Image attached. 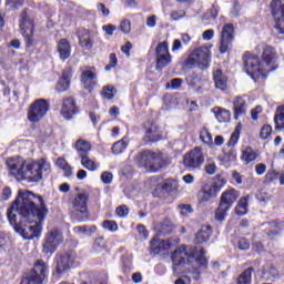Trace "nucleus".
Segmentation results:
<instances>
[{
    "instance_id": "nucleus-1",
    "label": "nucleus",
    "mask_w": 284,
    "mask_h": 284,
    "mask_svg": "<svg viewBox=\"0 0 284 284\" xmlns=\"http://www.w3.org/2000/svg\"><path fill=\"white\" fill-rule=\"evenodd\" d=\"M48 216V207L43 197L30 191H19L18 197L7 211V219L26 241L39 239L43 221Z\"/></svg>"
},
{
    "instance_id": "nucleus-2",
    "label": "nucleus",
    "mask_w": 284,
    "mask_h": 284,
    "mask_svg": "<svg viewBox=\"0 0 284 284\" xmlns=\"http://www.w3.org/2000/svg\"><path fill=\"white\" fill-rule=\"evenodd\" d=\"M10 176L16 181H28L29 183H39L43 176L50 174V163L44 159L32 161L23 158H11L7 161Z\"/></svg>"
},
{
    "instance_id": "nucleus-3",
    "label": "nucleus",
    "mask_w": 284,
    "mask_h": 284,
    "mask_svg": "<svg viewBox=\"0 0 284 284\" xmlns=\"http://www.w3.org/2000/svg\"><path fill=\"white\" fill-rule=\"evenodd\" d=\"M173 263V272H179V267L181 265H192L195 263L199 268H194L191 274H194L193 278H199L201 275V271L199 270H207V258L205 257V250L201 248L200 253L194 254V248L190 246L182 245L178 247L172 256Z\"/></svg>"
},
{
    "instance_id": "nucleus-4",
    "label": "nucleus",
    "mask_w": 284,
    "mask_h": 284,
    "mask_svg": "<svg viewBox=\"0 0 284 284\" xmlns=\"http://www.w3.org/2000/svg\"><path fill=\"white\" fill-rule=\"evenodd\" d=\"M263 61L252 53H245L243 57L244 68L247 74H262L265 77L276 69V50L273 47H265L262 53Z\"/></svg>"
},
{
    "instance_id": "nucleus-5",
    "label": "nucleus",
    "mask_w": 284,
    "mask_h": 284,
    "mask_svg": "<svg viewBox=\"0 0 284 284\" xmlns=\"http://www.w3.org/2000/svg\"><path fill=\"white\" fill-rule=\"evenodd\" d=\"M141 165L149 172H159L168 166V156L163 153H154L152 151H144L139 154Z\"/></svg>"
},
{
    "instance_id": "nucleus-6",
    "label": "nucleus",
    "mask_w": 284,
    "mask_h": 284,
    "mask_svg": "<svg viewBox=\"0 0 284 284\" xmlns=\"http://www.w3.org/2000/svg\"><path fill=\"white\" fill-rule=\"evenodd\" d=\"M186 68H199L205 70L210 68V49L201 47L194 50L185 61Z\"/></svg>"
},
{
    "instance_id": "nucleus-7",
    "label": "nucleus",
    "mask_w": 284,
    "mask_h": 284,
    "mask_svg": "<svg viewBox=\"0 0 284 284\" xmlns=\"http://www.w3.org/2000/svg\"><path fill=\"white\" fill-rule=\"evenodd\" d=\"M88 201H90V194L85 191L79 192L72 201L73 212L72 219L75 221H88Z\"/></svg>"
},
{
    "instance_id": "nucleus-8",
    "label": "nucleus",
    "mask_w": 284,
    "mask_h": 284,
    "mask_svg": "<svg viewBox=\"0 0 284 284\" xmlns=\"http://www.w3.org/2000/svg\"><path fill=\"white\" fill-rule=\"evenodd\" d=\"M48 275V265L43 260H38L34 267L27 276L21 281V284H42Z\"/></svg>"
},
{
    "instance_id": "nucleus-9",
    "label": "nucleus",
    "mask_w": 284,
    "mask_h": 284,
    "mask_svg": "<svg viewBox=\"0 0 284 284\" xmlns=\"http://www.w3.org/2000/svg\"><path fill=\"white\" fill-rule=\"evenodd\" d=\"M50 110V102L45 99L36 100L28 110V119L30 123H39L41 119L48 114Z\"/></svg>"
},
{
    "instance_id": "nucleus-10",
    "label": "nucleus",
    "mask_w": 284,
    "mask_h": 284,
    "mask_svg": "<svg viewBox=\"0 0 284 284\" xmlns=\"http://www.w3.org/2000/svg\"><path fill=\"white\" fill-rule=\"evenodd\" d=\"M77 263V253L73 251L64 252L55 257V272L58 274H68Z\"/></svg>"
},
{
    "instance_id": "nucleus-11",
    "label": "nucleus",
    "mask_w": 284,
    "mask_h": 284,
    "mask_svg": "<svg viewBox=\"0 0 284 284\" xmlns=\"http://www.w3.org/2000/svg\"><path fill=\"white\" fill-rule=\"evenodd\" d=\"M61 243H63V233L59 230H52L47 234L42 250L44 254H52Z\"/></svg>"
},
{
    "instance_id": "nucleus-12",
    "label": "nucleus",
    "mask_w": 284,
    "mask_h": 284,
    "mask_svg": "<svg viewBox=\"0 0 284 284\" xmlns=\"http://www.w3.org/2000/svg\"><path fill=\"white\" fill-rule=\"evenodd\" d=\"M271 12L275 21V29L284 34V0H272Z\"/></svg>"
},
{
    "instance_id": "nucleus-13",
    "label": "nucleus",
    "mask_w": 284,
    "mask_h": 284,
    "mask_svg": "<svg viewBox=\"0 0 284 284\" xmlns=\"http://www.w3.org/2000/svg\"><path fill=\"white\" fill-rule=\"evenodd\" d=\"M183 163L187 170H199L203 163H205V156L201 148H195L191 152L186 153L183 159Z\"/></svg>"
},
{
    "instance_id": "nucleus-14",
    "label": "nucleus",
    "mask_w": 284,
    "mask_h": 284,
    "mask_svg": "<svg viewBox=\"0 0 284 284\" xmlns=\"http://www.w3.org/2000/svg\"><path fill=\"white\" fill-rule=\"evenodd\" d=\"M20 31H21V34L24 37L28 48H30V45H32V43H33L32 34H34V23L32 22L30 17H28L27 10H24L21 13Z\"/></svg>"
},
{
    "instance_id": "nucleus-15",
    "label": "nucleus",
    "mask_w": 284,
    "mask_h": 284,
    "mask_svg": "<svg viewBox=\"0 0 284 284\" xmlns=\"http://www.w3.org/2000/svg\"><path fill=\"white\" fill-rule=\"evenodd\" d=\"M234 41V24H225L221 32L220 40V52L225 54L232 49V43Z\"/></svg>"
},
{
    "instance_id": "nucleus-16",
    "label": "nucleus",
    "mask_w": 284,
    "mask_h": 284,
    "mask_svg": "<svg viewBox=\"0 0 284 284\" xmlns=\"http://www.w3.org/2000/svg\"><path fill=\"white\" fill-rule=\"evenodd\" d=\"M156 70H163L172 63V57L168 50V42H161L158 44L156 49Z\"/></svg>"
},
{
    "instance_id": "nucleus-17",
    "label": "nucleus",
    "mask_w": 284,
    "mask_h": 284,
    "mask_svg": "<svg viewBox=\"0 0 284 284\" xmlns=\"http://www.w3.org/2000/svg\"><path fill=\"white\" fill-rule=\"evenodd\" d=\"M175 244L176 241L174 240H159V237H154L151 241V248L155 254H168Z\"/></svg>"
},
{
    "instance_id": "nucleus-18",
    "label": "nucleus",
    "mask_w": 284,
    "mask_h": 284,
    "mask_svg": "<svg viewBox=\"0 0 284 284\" xmlns=\"http://www.w3.org/2000/svg\"><path fill=\"white\" fill-rule=\"evenodd\" d=\"M163 139V133H161V129L154 123H151L149 126H146L143 141L145 145H152V143H156L158 141H161Z\"/></svg>"
},
{
    "instance_id": "nucleus-19",
    "label": "nucleus",
    "mask_w": 284,
    "mask_h": 284,
    "mask_svg": "<svg viewBox=\"0 0 284 284\" xmlns=\"http://www.w3.org/2000/svg\"><path fill=\"white\" fill-rule=\"evenodd\" d=\"M78 112H79V110L77 109V103L74 102V100L72 98H65L62 101L60 114L64 119L70 121V119H72V116H74V114H77Z\"/></svg>"
},
{
    "instance_id": "nucleus-20",
    "label": "nucleus",
    "mask_w": 284,
    "mask_h": 284,
    "mask_svg": "<svg viewBox=\"0 0 284 284\" xmlns=\"http://www.w3.org/2000/svg\"><path fill=\"white\" fill-rule=\"evenodd\" d=\"M237 199H239V191H236L235 189H230L222 193L220 205H222L223 207H226V210H230L234 205V203H236Z\"/></svg>"
},
{
    "instance_id": "nucleus-21",
    "label": "nucleus",
    "mask_w": 284,
    "mask_h": 284,
    "mask_svg": "<svg viewBox=\"0 0 284 284\" xmlns=\"http://www.w3.org/2000/svg\"><path fill=\"white\" fill-rule=\"evenodd\" d=\"M81 81L85 88V90H93L97 87V72L94 71V68L85 70L81 74Z\"/></svg>"
},
{
    "instance_id": "nucleus-22",
    "label": "nucleus",
    "mask_w": 284,
    "mask_h": 284,
    "mask_svg": "<svg viewBox=\"0 0 284 284\" xmlns=\"http://www.w3.org/2000/svg\"><path fill=\"white\" fill-rule=\"evenodd\" d=\"M213 81L215 90H220L221 92H225V90H227V75H225L221 69L213 71Z\"/></svg>"
},
{
    "instance_id": "nucleus-23",
    "label": "nucleus",
    "mask_w": 284,
    "mask_h": 284,
    "mask_svg": "<svg viewBox=\"0 0 284 284\" xmlns=\"http://www.w3.org/2000/svg\"><path fill=\"white\" fill-rule=\"evenodd\" d=\"M234 119L245 116L247 114V102L243 97H236L233 101Z\"/></svg>"
},
{
    "instance_id": "nucleus-24",
    "label": "nucleus",
    "mask_w": 284,
    "mask_h": 284,
    "mask_svg": "<svg viewBox=\"0 0 284 284\" xmlns=\"http://www.w3.org/2000/svg\"><path fill=\"white\" fill-rule=\"evenodd\" d=\"M212 239V226L204 225L202 226L195 235L196 245H203V243H207Z\"/></svg>"
},
{
    "instance_id": "nucleus-25",
    "label": "nucleus",
    "mask_w": 284,
    "mask_h": 284,
    "mask_svg": "<svg viewBox=\"0 0 284 284\" xmlns=\"http://www.w3.org/2000/svg\"><path fill=\"white\" fill-rule=\"evenodd\" d=\"M72 79V71L65 70L62 72V79L59 80L55 90L57 92H65L70 88V81Z\"/></svg>"
},
{
    "instance_id": "nucleus-26",
    "label": "nucleus",
    "mask_w": 284,
    "mask_h": 284,
    "mask_svg": "<svg viewBox=\"0 0 284 284\" xmlns=\"http://www.w3.org/2000/svg\"><path fill=\"white\" fill-rule=\"evenodd\" d=\"M212 112L215 115L219 123H230V119H232V113H230V111L221 106L213 108Z\"/></svg>"
},
{
    "instance_id": "nucleus-27",
    "label": "nucleus",
    "mask_w": 284,
    "mask_h": 284,
    "mask_svg": "<svg viewBox=\"0 0 284 284\" xmlns=\"http://www.w3.org/2000/svg\"><path fill=\"white\" fill-rule=\"evenodd\" d=\"M223 182H215L213 184H206L202 189L211 199H216V196H219V192L223 190Z\"/></svg>"
},
{
    "instance_id": "nucleus-28",
    "label": "nucleus",
    "mask_w": 284,
    "mask_h": 284,
    "mask_svg": "<svg viewBox=\"0 0 284 284\" xmlns=\"http://www.w3.org/2000/svg\"><path fill=\"white\" fill-rule=\"evenodd\" d=\"M75 150L80 159H82L83 156H88V154H90V150H92V145L90 144V142L85 140H78L75 142Z\"/></svg>"
},
{
    "instance_id": "nucleus-29",
    "label": "nucleus",
    "mask_w": 284,
    "mask_h": 284,
    "mask_svg": "<svg viewBox=\"0 0 284 284\" xmlns=\"http://www.w3.org/2000/svg\"><path fill=\"white\" fill-rule=\"evenodd\" d=\"M70 42H68V40L65 39H61L58 43V52L62 61H65V59H70Z\"/></svg>"
},
{
    "instance_id": "nucleus-30",
    "label": "nucleus",
    "mask_w": 284,
    "mask_h": 284,
    "mask_svg": "<svg viewBox=\"0 0 284 284\" xmlns=\"http://www.w3.org/2000/svg\"><path fill=\"white\" fill-rule=\"evenodd\" d=\"M247 201H250V195L240 199L235 206V214L237 216H245V214H247V207H250Z\"/></svg>"
},
{
    "instance_id": "nucleus-31",
    "label": "nucleus",
    "mask_w": 284,
    "mask_h": 284,
    "mask_svg": "<svg viewBox=\"0 0 284 284\" xmlns=\"http://www.w3.org/2000/svg\"><path fill=\"white\" fill-rule=\"evenodd\" d=\"M129 143L130 139H128V136H124L115 142L111 149L113 154H123V152H125V150L128 149Z\"/></svg>"
},
{
    "instance_id": "nucleus-32",
    "label": "nucleus",
    "mask_w": 284,
    "mask_h": 284,
    "mask_svg": "<svg viewBox=\"0 0 284 284\" xmlns=\"http://www.w3.org/2000/svg\"><path fill=\"white\" fill-rule=\"evenodd\" d=\"M158 187H161L164 192L168 194L175 192V190H179V183L174 180H164L161 184H159Z\"/></svg>"
},
{
    "instance_id": "nucleus-33",
    "label": "nucleus",
    "mask_w": 284,
    "mask_h": 284,
    "mask_svg": "<svg viewBox=\"0 0 284 284\" xmlns=\"http://www.w3.org/2000/svg\"><path fill=\"white\" fill-rule=\"evenodd\" d=\"M73 232L75 234H83L84 236H92V234H94V232H97V226H94V225H92V226H88V225L75 226V227H73Z\"/></svg>"
},
{
    "instance_id": "nucleus-34",
    "label": "nucleus",
    "mask_w": 284,
    "mask_h": 284,
    "mask_svg": "<svg viewBox=\"0 0 284 284\" xmlns=\"http://www.w3.org/2000/svg\"><path fill=\"white\" fill-rule=\"evenodd\" d=\"M200 139L202 143L205 145H209V148H212L214 145V140L212 139V133L207 130V128H203L200 131Z\"/></svg>"
},
{
    "instance_id": "nucleus-35",
    "label": "nucleus",
    "mask_w": 284,
    "mask_h": 284,
    "mask_svg": "<svg viewBox=\"0 0 284 284\" xmlns=\"http://www.w3.org/2000/svg\"><path fill=\"white\" fill-rule=\"evenodd\" d=\"M57 165L58 168H60V170H63L64 176H67L68 179L72 176V166H70V164L68 163V161H65V159L59 158L57 160Z\"/></svg>"
},
{
    "instance_id": "nucleus-36",
    "label": "nucleus",
    "mask_w": 284,
    "mask_h": 284,
    "mask_svg": "<svg viewBox=\"0 0 284 284\" xmlns=\"http://www.w3.org/2000/svg\"><path fill=\"white\" fill-rule=\"evenodd\" d=\"M252 267L245 270L236 280V284H252Z\"/></svg>"
},
{
    "instance_id": "nucleus-37",
    "label": "nucleus",
    "mask_w": 284,
    "mask_h": 284,
    "mask_svg": "<svg viewBox=\"0 0 284 284\" xmlns=\"http://www.w3.org/2000/svg\"><path fill=\"white\" fill-rule=\"evenodd\" d=\"M222 163L224 165H230V163H234L236 161V150L232 148L230 151L225 152L221 158Z\"/></svg>"
},
{
    "instance_id": "nucleus-38",
    "label": "nucleus",
    "mask_w": 284,
    "mask_h": 284,
    "mask_svg": "<svg viewBox=\"0 0 284 284\" xmlns=\"http://www.w3.org/2000/svg\"><path fill=\"white\" fill-rule=\"evenodd\" d=\"M172 230H174V223L170 219H165L160 227L161 234H172Z\"/></svg>"
},
{
    "instance_id": "nucleus-39",
    "label": "nucleus",
    "mask_w": 284,
    "mask_h": 284,
    "mask_svg": "<svg viewBox=\"0 0 284 284\" xmlns=\"http://www.w3.org/2000/svg\"><path fill=\"white\" fill-rule=\"evenodd\" d=\"M115 94H116V89H114V87L112 85H106L102 89V97L108 101L114 99Z\"/></svg>"
},
{
    "instance_id": "nucleus-40",
    "label": "nucleus",
    "mask_w": 284,
    "mask_h": 284,
    "mask_svg": "<svg viewBox=\"0 0 284 284\" xmlns=\"http://www.w3.org/2000/svg\"><path fill=\"white\" fill-rule=\"evenodd\" d=\"M189 85L196 88V85H201L202 77L201 73H192L186 78Z\"/></svg>"
},
{
    "instance_id": "nucleus-41",
    "label": "nucleus",
    "mask_w": 284,
    "mask_h": 284,
    "mask_svg": "<svg viewBox=\"0 0 284 284\" xmlns=\"http://www.w3.org/2000/svg\"><path fill=\"white\" fill-rule=\"evenodd\" d=\"M242 160L245 163H252V161H256V152L252 151V149H246L242 153Z\"/></svg>"
},
{
    "instance_id": "nucleus-42",
    "label": "nucleus",
    "mask_w": 284,
    "mask_h": 284,
    "mask_svg": "<svg viewBox=\"0 0 284 284\" xmlns=\"http://www.w3.org/2000/svg\"><path fill=\"white\" fill-rule=\"evenodd\" d=\"M81 163L83 168H85L87 170H90L91 172H94V170H97V163H94V161L88 158V155H84L83 158H81Z\"/></svg>"
},
{
    "instance_id": "nucleus-43",
    "label": "nucleus",
    "mask_w": 284,
    "mask_h": 284,
    "mask_svg": "<svg viewBox=\"0 0 284 284\" xmlns=\"http://www.w3.org/2000/svg\"><path fill=\"white\" fill-rule=\"evenodd\" d=\"M212 197L209 196L207 191H204L203 189L199 191L197 193V202L200 205H207L210 203V200Z\"/></svg>"
},
{
    "instance_id": "nucleus-44",
    "label": "nucleus",
    "mask_w": 284,
    "mask_h": 284,
    "mask_svg": "<svg viewBox=\"0 0 284 284\" xmlns=\"http://www.w3.org/2000/svg\"><path fill=\"white\" fill-rule=\"evenodd\" d=\"M230 209H226L225 206H222V204H220V206L217 207L216 212H215V220L216 221H225V216H227V211Z\"/></svg>"
},
{
    "instance_id": "nucleus-45",
    "label": "nucleus",
    "mask_w": 284,
    "mask_h": 284,
    "mask_svg": "<svg viewBox=\"0 0 284 284\" xmlns=\"http://www.w3.org/2000/svg\"><path fill=\"white\" fill-rule=\"evenodd\" d=\"M102 226L104 227V230H108L109 232H116L119 230V224H116L112 220H105L102 223Z\"/></svg>"
},
{
    "instance_id": "nucleus-46",
    "label": "nucleus",
    "mask_w": 284,
    "mask_h": 284,
    "mask_svg": "<svg viewBox=\"0 0 284 284\" xmlns=\"http://www.w3.org/2000/svg\"><path fill=\"white\" fill-rule=\"evenodd\" d=\"M6 6L8 10H19L23 6V0H7Z\"/></svg>"
},
{
    "instance_id": "nucleus-47",
    "label": "nucleus",
    "mask_w": 284,
    "mask_h": 284,
    "mask_svg": "<svg viewBox=\"0 0 284 284\" xmlns=\"http://www.w3.org/2000/svg\"><path fill=\"white\" fill-rule=\"evenodd\" d=\"M79 41L82 48H85V50H92V40H90V36H87L84 38L80 37Z\"/></svg>"
},
{
    "instance_id": "nucleus-48",
    "label": "nucleus",
    "mask_w": 284,
    "mask_h": 284,
    "mask_svg": "<svg viewBox=\"0 0 284 284\" xmlns=\"http://www.w3.org/2000/svg\"><path fill=\"white\" fill-rule=\"evenodd\" d=\"M270 134H272V126L270 124H265L264 126H262L260 132L261 139L265 140L270 136Z\"/></svg>"
},
{
    "instance_id": "nucleus-49",
    "label": "nucleus",
    "mask_w": 284,
    "mask_h": 284,
    "mask_svg": "<svg viewBox=\"0 0 284 284\" xmlns=\"http://www.w3.org/2000/svg\"><path fill=\"white\" fill-rule=\"evenodd\" d=\"M120 30H122L124 34H129L130 30H132V23L130 20H123L120 24Z\"/></svg>"
},
{
    "instance_id": "nucleus-50",
    "label": "nucleus",
    "mask_w": 284,
    "mask_h": 284,
    "mask_svg": "<svg viewBox=\"0 0 284 284\" xmlns=\"http://www.w3.org/2000/svg\"><path fill=\"white\" fill-rule=\"evenodd\" d=\"M277 179H278V172L274 170H270L265 175V180L267 181V183H272V181H276Z\"/></svg>"
},
{
    "instance_id": "nucleus-51",
    "label": "nucleus",
    "mask_w": 284,
    "mask_h": 284,
    "mask_svg": "<svg viewBox=\"0 0 284 284\" xmlns=\"http://www.w3.org/2000/svg\"><path fill=\"white\" fill-rule=\"evenodd\" d=\"M239 136H240V133L239 131H234L227 142V146L229 148H234L235 143H239Z\"/></svg>"
},
{
    "instance_id": "nucleus-52",
    "label": "nucleus",
    "mask_w": 284,
    "mask_h": 284,
    "mask_svg": "<svg viewBox=\"0 0 284 284\" xmlns=\"http://www.w3.org/2000/svg\"><path fill=\"white\" fill-rule=\"evenodd\" d=\"M237 247L239 250H242V251L250 250V240L245 237L240 239Z\"/></svg>"
},
{
    "instance_id": "nucleus-53",
    "label": "nucleus",
    "mask_w": 284,
    "mask_h": 284,
    "mask_svg": "<svg viewBox=\"0 0 284 284\" xmlns=\"http://www.w3.org/2000/svg\"><path fill=\"white\" fill-rule=\"evenodd\" d=\"M116 63H118L116 54L111 53L110 54V63L105 67L106 72L112 70V68H116Z\"/></svg>"
},
{
    "instance_id": "nucleus-54",
    "label": "nucleus",
    "mask_w": 284,
    "mask_h": 284,
    "mask_svg": "<svg viewBox=\"0 0 284 284\" xmlns=\"http://www.w3.org/2000/svg\"><path fill=\"white\" fill-rule=\"evenodd\" d=\"M113 175L110 172H103L101 174V181L105 183V185H110L112 183Z\"/></svg>"
},
{
    "instance_id": "nucleus-55",
    "label": "nucleus",
    "mask_w": 284,
    "mask_h": 284,
    "mask_svg": "<svg viewBox=\"0 0 284 284\" xmlns=\"http://www.w3.org/2000/svg\"><path fill=\"white\" fill-rule=\"evenodd\" d=\"M129 212H130V211L128 210V206H125V205H120V206H118L116 210H115V213H116L118 216H120V217L128 216Z\"/></svg>"
},
{
    "instance_id": "nucleus-56",
    "label": "nucleus",
    "mask_w": 284,
    "mask_h": 284,
    "mask_svg": "<svg viewBox=\"0 0 284 284\" xmlns=\"http://www.w3.org/2000/svg\"><path fill=\"white\" fill-rule=\"evenodd\" d=\"M183 17H185V12L183 10L173 11L171 13V19H173L174 21H181Z\"/></svg>"
},
{
    "instance_id": "nucleus-57",
    "label": "nucleus",
    "mask_w": 284,
    "mask_h": 284,
    "mask_svg": "<svg viewBox=\"0 0 284 284\" xmlns=\"http://www.w3.org/2000/svg\"><path fill=\"white\" fill-rule=\"evenodd\" d=\"M102 30L105 32V34H108V37H112L116 30V27L113 24H106L102 27Z\"/></svg>"
},
{
    "instance_id": "nucleus-58",
    "label": "nucleus",
    "mask_w": 284,
    "mask_h": 284,
    "mask_svg": "<svg viewBox=\"0 0 284 284\" xmlns=\"http://www.w3.org/2000/svg\"><path fill=\"white\" fill-rule=\"evenodd\" d=\"M261 112H263V106L260 105L251 111V116L253 121H256L258 119V114H261Z\"/></svg>"
},
{
    "instance_id": "nucleus-59",
    "label": "nucleus",
    "mask_w": 284,
    "mask_h": 284,
    "mask_svg": "<svg viewBox=\"0 0 284 284\" xmlns=\"http://www.w3.org/2000/svg\"><path fill=\"white\" fill-rule=\"evenodd\" d=\"M202 37H203L204 41H212V39L214 38V30L209 29V30L204 31Z\"/></svg>"
},
{
    "instance_id": "nucleus-60",
    "label": "nucleus",
    "mask_w": 284,
    "mask_h": 284,
    "mask_svg": "<svg viewBox=\"0 0 284 284\" xmlns=\"http://www.w3.org/2000/svg\"><path fill=\"white\" fill-rule=\"evenodd\" d=\"M265 170H267V165L263 164V163H260V164H256L255 166V172L256 174H258L260 176L265 174Z\"/></svg>"
},
{
    "instance_id": "nucleus-61",
    "label": "nucleus",
    "mask_w": 284,
    "mask_h": 284,
    "mask_svg": "<svg viewBox=\"0 0 284 284\" xmlns=\"http://www.w3.org/2000/svg\"><path fill=\"white\" fill-rule=\"evenodd\" d=\"M205 172H206V174H210V175L215 174L216 173V164H214V163L206 164Z\"/></svg>"
},
{
    "instance_id": "nucleus-62",
    "label": "nucleus",
    "mask_w": 284,
    "mask_h": 284,
    "mask_svg": "<svg viewBox=\"0 0 284 284\" xmlns=\"http://www.w3.org/2000/svg\"><path fill=\"white\" fill-rule=\"evenodd\" d=\"M138 232L141 236V239H148V230L143 224L138 225Z\"/></svg>"
},
{
    "instance_id": "nucleus-63",
    "label": "nucleus",
    "mask_w": 284,
    "mask_h": 284,
    "mask_svg": "<svg viewBox=\"0 0 284 284\" xmlns=\"http://www.w3.org/2000/svg\"><path fill=\"white\" fill-rule=\"evenodd\" d=\"M121 50L124 54H126V57H130V51L132 50V42H125V44L122 45Z\"/></svg>"
},
{
    "instance_id": "nucleus-64",
    "label": "nucleus",
    "mask_w": 284,
    "mask_h": 284,
    "mask_svg": "<svg viewBox=\"0 0 284 284\" xmlns=\"http://www.w3.org/2000/svg\"><path fill=\"white\" fill-rule=\"evenodd\" d=\"M192 280L189 276H182L175 281V284H191Z\"/></svg>"
}]
</instances>
